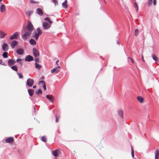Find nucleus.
<instances>
[{
  "label": "nucleus",
  "mask_w": 159,
  "mask_h": 159,
  "mask_svg": "<svg viewBox=\"0 0 159 159\" xmlns=\"http://www.w3.org/2000/svg\"><path fill=\"white\" fill-rule=\"evenodd\" d=\"M33 30V26L30 22L27 23V28L25 31V33L22 35V38L25 40H26L27 38L31 34Z\"/></svg>",
  "instance_id": "nucleus-1"
},
{
  "label": "nucleus",
  "mask_w": 159,
  "mask_h": 159,
  "mask_svg": "<svg viewBox=\"0 0 159 159\" xmlns=\"http://www.w3.org/2000/svg\"><path fill=\"white\" fill-rule=\"evenodd\" d=\"M36 31L37 32L35 31L34 32L35 34L33 36V37L36 40H37L39 36L41 34L42 32L41 29L39 28L37 29Z\"/></svg>",
  "instance_id": "nucleus-2"
},
{
  "label": "nucleus",
  "mask_w": 159,
  "mask_h": 159,
  "mask_svg": "<svg viewBox=\"0 0 159 159\" xmlns=\"http://www.w3.org/2000/svg\"><path fill=\"white\" fill-rule=\"evenodd\" d=\"M34 80L31 79H28L27 80L26 84L29 87H31L34 84Z\"/></svg>",
  "instance_id": "nucleus-3"
},
{
  "label": "nucleus",
  "mask_w": 159,
  "mask_h": 159,
  "mask_svg": "<svg viewBox=\"0 0 159 159\" xmlns=\"http://www.w3.org/2000/svg\"><path fill=\"white\" fill-rule=\"evenodd\" d=\"M14 141V138L13 137H10L7 138L5 140V143H11Z\"/></svg>",
  "instance_id": "nucleus-4"
},
{
  "label": "nucleus",
  "mask_w": 159,
  "mask_h": 159,
  "mask_svg": "<svg viewBox=\"0 0 159 159\" xmlns=\"http://www.w3.org/2000/svg\"><path fill=\"white\" fill-rule=\"evenodd\" d=\"M6 10L5 6L2 4L0 7V11L2 13H5L6 11Z\"/></svg>",
  "instance_id": "nucleus-5"
},
{
  "label": "nucleus",
  "mask_w": 159,
  "mask_h": 159,
  "mask_svg": "<svg viewBox=\"0 0 159 159\" xmlns=\"http://www.w3.org/2000/svg\"><path fill=\"white\" fill-rule=\"evenodd\" d=\"M50 24H48L47 22H43V26L44 29H47L50 28Z\"/></svg>",
  "instance_id": "nucleus-6"
},
{
  "label": "nucleus",
  "mask_w": 159,
  "mask_h": 159,
  "mask_svg": "<svg viewBox=\"0 0 159 159\" xmlns=\"http://www.w3.org/2000/svg\"><path fill=\"white\" fill-rule=\"evenodd\" d=\"M33 52L35 57H38L39 56V52L36 48H34L33 49Z\"/></svg>",
  "instance_id": "nucleus-7"
},
{
  "label": "nucleus",
  "mask_w": 159,
  "mask_h": 159,
  "mask_svg": "<svg viewBox=\"0 0 159 159\" xmlns=\"http://www.w3.org/2000/svg\"><path fill=\"white\" fill-rule=\"evenodd\" d=\"M34 60L33 57L30 55H28L25 57V60L26 61H33Z\"/></svg>",
  "instance_id": "nucleus-8"
},
{
  "label": "nucleus",
  "mask_w": 159,
  "mask_h": 159,
  "mask_svg": "<svg viewBox=\"0 0 159 159\" xmlns=\"http://www.w3.org/2000/svg\"><path fill=\"white\" fill-rule=\"evenodd\" d=\"M18 35V33L17 32H16L13 35L11 36L10 39H17Z\"/></svg>",
  "instance_id": "nucleus-9"
},
{
  "label": "nucleus",
  "mask_w": 159,
  "mask_h": 159,
  "mask_svg": "<svg viewBox=\"0 0 159 159\" xmlns=\"http://www.w3.org/2000/svg\"><path fill=\"white\" fill-rule=\"evenodd\" d=\"M16 61H14V59H11L9 60L8 61V65L9 66L14 65L16 63Z\"/></svg>",
  "instance_id": "nucleus-10"
},
{
  "label": "nucleus",
  "mask_w": 159,
  "mask_h": 159,
  "mask_svg": "<svg viewBox=\"0 0 159 159\" xmlns=\"http://www.w3.org/2000/svg\"><path fill=\"white\" fill-rule=\"evenodd\" d=\"M2 48L3 51H6L8 49V46L7 43H4L2 45Z\"/></svg>",
  "instance_id": "nucleus-11"
},
{
  "label": "nucleus",
  "mask_w": 159,
  "mask_h": 159,
  "mask_svg": "<svg viewBox=\"0 0 159 159\" xmlns=\"http://www.w3.org/2000/svg\"><path fill=\"white\" fill-rule=\"evenodd\" d=\"M46 97L50 102H53L54 99V97L52 95H47Z\"/></svg>",
  "instance_id": "nucleus-12"
},
{
  "label": "nucleus",
  "mask_w": 159,
  "mask_h": 159,
  "mask_svg": "<svg viewBox=\"0 0 159 159\" xmlns=\"http://www.w3.org/2000/svg\"><path fill=\"white\" fill-rule=\"evenodd\" d=\"M36 12L40 16H42L43 15V11L40 8L36 9Z\"/></svg>",
  "instance_id": "nucleus-13"
},
{
  "label": "nucleus",
  "mask_w": 159,
  "mask_h": 159,
  "mask_svg": "<svg viewBox=\"0 0 159 159\" xmlns=\"http://www.w3.org/2000/svg\"><path fill=\"white\" fill-rule=\"evenodd\" d=\"M18 43V42L14 40L12 41L11 43V46L12 48H13Z\"/></svg>",
  "instance_id": "nucleus-14"
},
{
  "label": "nucleus",
  "mask_w": 159,
  "mask_h": 159,
  "mask_svg": "<svg viewBox=\"0 0 159 159\" xmlns=\"http://www.w3.org/2000/svg\"><path fill=\"white\" fill-rule=\"evenodd\" d=\"M16 53L19 55H22L24 53V50L22 48H19L16 50Z\"/></svg>",
  "instance_id": "nucleus-15"
},
{
  "label": "nucleus",
  "mask_w": 159,
  "mask_h": 159,
  "mask_svg": "<svg viewBox=\"0 0 159 159\" xmlns=\"http://www.w3.org/2000/svg\"><path fill=\"white\" fill-rule=\"evenodd\" d=\"M52 154L56 157H58L59 156L58 151L57 150H55L52 151Z\"/></svg>",
  "instance_id": "nucleus-16"
},
{
  "label": "nucleus",
  "mask_w": 159,
  "mask_h": 159,
  "mask_svg": "<svg viewBox=\"0 0 159 159\" xmlns=\"http://www.w3.org/2000/svg\"><path fill=\"white\" fill-rule=\"evenodd\" d=\"M42 84L43 85L44 89L45 91L46 89V87L45 84V82L43 81H40L39 83V84Z\"/></svg>",
  "instance_id": "nucleus-17"
},
{
  "label": "nucleus",
  "mask_w": 159,
  "mask_h": 159,
  "mask_svg": "<svg viewBox=\"0 0 159 159\" xmlns=\"http://www.w3.org/2000/svg\"><path fill=\"white\" fill-rule=\"evenodd\" d=\"M60 71L59 70L58 68H54L51 70V72L52 73H57L59 72Z\"/></svg>",
  "instance_id": "nucleus-18"
},
{
  "label": "nucleus",
  "mask_w": 159,
  "mask_h": 159,
  "mask_svg": "<svg viewBox=\"0 0 159 159\" xmlns=\"http://www.w3.org/2000/svg\"><path fill=\"white\" fill-rule=\"evenodd\" d=\"M0 37L1 38H3L6 35V34L2 30H0Z\"/></svg>",
  "instance_id": "nucleus-19"
},
{
  "label": "nucleus",
  "mask_w": 159,
  "mask_h": 159,
  "mask_svg": "<svg viewBox=\"0 0 159 159\" xmlns=\"http://www.w3.org/2000/svg\"><path fill=\"white\" fill-rule=\"evenodd\" d=\"M67 0H65V1L62 3V6L64 8H66L68 7L67 5Z\"/></svg>",
  "instance_id": "nucleus-20"
},
{
  "label": "nucleus",
  "mask_w": 159,
  "mask_h": 159,
  "mask_svg": "<svg viewBox=\"0 0 159 159\" xmlns=\"http://www.w3.org/2000/svg\"><path fill=\"white\" fill-rule=\"evenodd\" d=\"M28 92L29 95L31 96H32L34 93V91L32 89H30L28 90Z\"/></svg>",
  "instance_id": "nucleus-21"
},
{
  "label": "nucleus",
  "mask_w": 159,
  "mask_h": 159,
  "mask_svg": "<svg viewBox=\"0 0 159 159\" xmlns=\"http://www.w3.org/2000/svg\"><path fill=\"white\" fill-rule=\"evenodd\" d=\"M137 99L141 103H143V98L140 96H139L137 97Z\"/></svg>",
  "instance_id": "nucleus-22"
},
{
  "label": "nucleus",
  "mask_w": 159,
  "mask_h": 159,
  "mask_svg": "<svg viewBox=\"0 0 159 159\" xmlns=\"http://www.w3.org/2000/svg\"><path fill=\"white\" fill-rule=\"evenodd\" d=\"M118 114L122 118L123 117V112L122 110H119L118 111Z\"/></svg>",
  "instance_id": "nucleus-23"
},
{
  "label": "nucleus",
  "mask_w": 159,
  "mask_h": 159,
  "mask_svg": "<svg viewBox=\"0 0 159 159\" xmlns=\"http://www.w3.org/2000/svg\"><path fill=\"white\" fill-rule=\"evenodd\" d=\"M152 58L153 60L156 61H158L159 60L158 58L156 56L155 54H153L152 56Z\"/></svg>",
  "instance_id": "nucleus-24"
},
{
  "label": "nucleus",
  "mask_w": 159,
  "mask_h": 159,
  "mask_svg": "<svg viewBox=\"0 0 159 159\" xmlns=\"http://www.w3.org/2000/svg\"><path fill=\"white\" fill-rule=\"evenodd\" d=\"M33 13V11H27L25 12L26 15L28 16H30Z\"/></svg>",
  "instance_id": "nucleus-25"
},
{
  "label": "nucleus",
  "mask_w": 159,
  "mask_h": 159,
  "mask_svg": "<svg viewBox=\"0 0 159 159\" xmlns=\"http://www.w3.org/2000/svg\"><path fill=\"white\" fill-rule=\"evenodd\" d=\"M30 44L32 45H35L36 44V42L35 41L34 39H31L30 40Z\"/></svg>",
  "instance_id": "nucleus-26"
},
{
  "label": "nucleus",
  "mask_w": 159,
  "mask_h": 159,
  "mask_svg": "<svg viewBox=\"0 0 159 159\" xmlns=\"http://www.w3.org/2000/svg\"><path fill=\"white\" fill-rule=\"evenodd\" d=\"M134 7L136 9V11H138L139 7L138 4L136 2H135L134 3Z\"/></svg>",
  "instance_id": "nucleus-27"
},
{
  "label": "nucleus",
  "mask_w": 159,
  "mask_h": 159,
  "mask_svg": "<svg viewBox=\"0 0 159 159\" xmlns=\"http://www.w3.org/2000/svg\"><path fill=\"white\" fill-rule=\"evenodd\" d=\"M35 67L36 68L38 69H40L42 67L41 65L39 64H38L36 62H35Z\"/></svg>",
  "instance_id": "nucleus-28"
},
{
  "label": "nucleus",
  "mask_w": 159,
  "mask_h": 159,
  "mask_svg": "<svg viewBox=\"0 0 159 159\" xmlns=\"http://www.w3.org/2000/svg\"><path fill=\"white\" fill-rule=\"evenodd\" d=\"M55 117L56 118V122H58L59 121V119L60 118V116L59 115H58L57 114H56L55 115Z\"/></svg>",
  "instance_id": "nucleus-29"
},
{
  "label": "nucleus",
  "mask_w": 159,
  "mask_h": 159,
  "mask_svg": "<svg viewBox=\"0 0 159 159\" xmlns=\"http://www.w3.org/2000/svg\"><path fill=\"white\" fill-rule=\"evenodd\" d=\"M11 68L13 70L16 71H17L18 70L17 67L16 66H11Z\"/></svg>",
  "instance_id": "nucleus-30"
},
{
  "label": "nucleus",
  "mask_w": 159,
  "mask_h": 159,
  "mask_svg": "<svg viewBox=\"0 0 159 159\" xmlns=\"http://www.w3.org/2000/svg\"><path fill=\"white\" fill-rule=\"evenodd\" d=\"M155 157H158V156L159 155V150L158 148L155 151Z\"/></svg>",
  "instance_id": "nucleus-31"
},
{
  "label": "nucleus",
  "mask_w": 159,
  "mask_h": 159,
  "mask_svg": "<svg viewBox=\"0 0 159 159\" xmlns=\"http://www.w3.org/2000/svg\"><path fill=\"white\" fill-rule=\"evenodd\" d=\"M41 140L44 142H46L47 141L46 137L45 136H43L42 137Z\"/></svg>",
  "instance_id": "nucleus-32"
},
{
  "label": "nucleus",
  "mask_w": 159,
  "mask_h": 159,
  "mask_svg": "<svg viewBox=\"0 0 159 159\" xmlns=\"http://www.w3.org/2000/svg\"><path fill=\"white\" fill-rule=\"evenodd\" d=\"M7 54L8 53L7 52H5L3 53L2 56L4 57L7 58L8 57Z\"/></svg>",
  "instance_id": "nucleus-33"
},
{
  "label": "nucleus",
  "mask_w": 159,
  "mask_h": 159,
  "mask_svg": "<svg viewBox=\"0 0 159 159\" xmlns=\"http://www.w3.org/2000/svg\"><path fill=\"white\" fill-rule=\"evenodd\" d=\"M139 30L138 29H136L135 30L134 35L135 36H137L139 34Z\"/></svg>",
  "instance_id": "nucleus-34"
},
{
  "label": "nucleus",
  "mask_w": 159,
  "mask_h": 159,
  "mask_svg": "<svg viewBox=\"0 0 159 159\" xmlns=\"http://www.w3.org/2000/svg\"><path fill=\"white\" fill-rule=\"evenodd\" d=\"M44 20H47L49 22L50 24H51L52 23V22L50 20V18L49 17H47L44 19Z\"/></svg>",
  "instance_id": "nucleus-35"
},
{
  "label": "nucleus",
  "mask_w": 159,
  "mask_h": 159,
  "mask_svg": "<svg viewBox=\"0 0 159 159\" xmlns=\"http://www.w3.org/2000/svg\"><path fill=\"white\" fill-rule=\"evenodd\" d=\"M131 155H132V157H134V151L133 149L132 146H131Z\"/></svg>",
  "instance_id": "nucleus-36"
},
{
  "label": "nucleus",
  "mask_w": 159,
  "mask_h": 159,
  "mask_svg": "<svg viewBox=\"0 0 159 159\" xmlns=\"http://www.w3.org/2000/svg\"><path fill=\"white\" fill-rule=\"evenodd\" d=\"M36 94L38 95L39 94H42V91L41 89H39L38 91L36 93Z\"/></svg>",
  "instance_id": "nucleus-37"
},
{
  "label": "nucleus",
  "mask_w": 159,
  "mask_h": 159,
  "mask_svg": "<svg viewBox=\"0 0 159 159\" xmlns=\"http://www.w3.org/2000/svg\"><path fill=\"white\" fill-rule=\"evenodd\" d=\"M30 3H31V4H35V3H39L38 2H36L34 0H30Z\"/></svg>",
  "instance_id": "nucleus-38"
},
{
  "label": "nucleus",
  "mask_w": 159,
  "mask_h": 159,
  "mask_svg": "<svg viewBox=\"0 0 159 159\" xmlns=\"http://www.w3.org/2000/svg\"><path fill=\"white\" fill-rule=\"evenodd\" d=\"M17 74L20 79L22 78L23 77V76L21 73H17Z\"/></svg>",
  "instance_id": "nucleus-39"
},
{
  "label": "nucleus",
  "mask_w": 159,
  "mask_h": 159,
  "mask_svg": "<svg viewBox=\"0 0 159 159\" xmlns=\"http://www.w3.org/2000/svg\"><path fill=\"white\" fill-rule=\"evenodd\" d=\"M52 2L54 3L55 5H58V2L57 0H52Z\"/></svg>",
  "instance_id": "nucleus-40"
},
{
  "label": "nucleus",
  "mask_w": 159,
  "mask_h": 159,
  "mask_svg": "<svg viewBox=\"0 0 159 159\" xmlns=\"http://www.w3.org/2000/svg\"><path fill=\"white\" fill-rule=\"evenodd\" d=\"M152 1L151 0H148V6H150L151 5H152Z\"/></svg>",
  "instance_id": "nucleus-41"
},
{
  "label": "nucleus",
  "mask_w": 159,
  "mask_h": 159,
  "mask_svg": "<svg viewBox=\"0 0 159 159\" xmlns=\"http://www.w3.org/2000/svg\"><path fill=\"white\" fill-rule=\"evenodd\" d=\"M34 61H35V62H39V59L38 58H35L34 59Z\"/></svg>",
  "instance_id": "nucleus-42"
},
{
  "label": "nucleus",
  "mask_w": 159,
  "mask_h": 159,
  "mask_svg": "<svg viewBox=\"0 0 159 159\" xmlns=\"http://www.w3.org/2000/svg\"><path fill=\"white\" fill-rule=\"evenodd\" d=\"M128 59H130L131 60V62H132V63L133 64L134 63V61L132 58H131V57H128Z\"/></svg>",
  "instance_id": "nucleus-43"
},
{
  "label": "nucleus",
  "mask_w": 159,
  "mask_h": 159,
  "mask_svg": "<svg viewBox=\"0 0 159 159\" xmlns=\"http://www.w3.org/2000/svg\"><path fill=\"white\" fill-rule=\"evenodd\" d=\"M153 3V4L154 5H156V0H154Z\"/></svg>",
  "instance_id": "nucleus-44"
},
{
  "label": "nucleus",
  "mask_w": 159,
  "mask_h": 159,
  "mask_svg": "<svg viewBox=\"0 0 159 159\" xmlns=\"http://www.w3.org/2000/svg\"><path fill=\"white\" fill-rule=\"evenodd\" d=\"M21 59H17L16 60V62H19V61H21Z\"/></svg>",
  "instance_id": "nucleus-45"
},
{
  "label": "nucleus",
  "mask_w": 159,
  "mask_h": 159,
  "mask_svg": "<svg viewBox=\"0 0 159 159\" xmlns=\"http://www.w3.org/2000/svg\"><path fill=\"white\" fill-rule=\"evenodd\" d=\"M2 61L1 59H0V64H1L2 63Z\"/></svg>",
  "instance_id": "nucleus-46"
},
{
  "label": "nucleus",
  "mask_w": 159,
  "mask_h": 159,
  "mask_svg": "<svg viewBox=\"0 0 159 159\" xmlns=\"http://www.w3.org/2000/svg\"><path fill=\"white\" fill-rule=\"evenodd\" d=\"M56 68H58V69L59 70V69L61 68V67L60 66H58Z\"/></svg>",
  "instance_id": "nucleus-47"
},
{
  "label": "nucleus",
  "mask_w": 159,
  "mask_h": 159,
  "mask_svg": "<svg viewBox=\"0 0 159 159\" xmlns=\"http://www.w3.org/2000/svg\"><path fill=\"white\" fill-rule=\"evenodd\" d=\"M33 88L34 89H35L36 88V85H34V86H33Z\"/></svg>",
  "instance_id": "nucleus-48"
},
{
  "label": "nucleus",
  "mask_w": 159,
  "mask_h": 159,
  "mask_svg": "<svg viewBox=\"0 0 159 159\" xmlns=\"http://www.w3.org/2000/svg\"><path fill=\"white\" fill-rule=\"evenodd\" d=\"M142 60H143V61H144V58H143V56H142Z\"/></svg>",
  "instance_id": "nucleus-49"
},
{
  "label": "nucleus",
  "mask_w": 159,
  "mask_h": 159,
  "mask_svg": "<svg viewBox=\"0 0 159 159\" xmlns=\"http://www.w3.org/2000/svg\"><path fill=\"white\" fill-rule=\"evenodd\" d=\"M59 62V60H57L56 61V63L57 64H58L57 63Z\"/></svg>",
  "instance_id": "nucleus-50"
},
{
  "label": "nucleus",
  "mask_w": 159,
  "mask_h": 159,
  "mask_svg": "<svg viewBox=\"0 0 159 159\" xmlns=\"http://www.w3.org/2000/svg\"><path fill=\"white\" fill-rule=\"evenodd\" d=\"M158 157H155V159H158Z\"/></svg>",
  "instance_id": "nucleus-51"
},
{
  "label": "nucleus",
  "mask_w": 159,
  "mask_h": 159,
  "mask_svg": "<svg viewBox=\"0 0 159 159\" xmlns=\"http://www.w3.org/2000/svg\"><path fill=\"white\" fill-rule=\"evenodd\" d=\"M20 63L21 64V65H22V63L21 62H20Z\"/></svg>",
  "instance_id": "nucleus-52"
},
{
  "label": "nucleus",
  "mask_w": 159,
  "mask_h": 159,
  "mask_svg": "<svg viewBox=\"0 0 159 159\" xmlns=\"http://www.w3.org/2000/svg\"><path fill=\"white\" fill-rule=\"evenodd\" d=\"M104 2H105V3H106V1H105V0H104Z\"/></svg>",
  "instance_id": "nucleus-53"
},
{
  "label": "nucleus",
  "mask_w": 159,
  "mask_h": 159,
  "mask_svg": "<svg viewBox=\"0 0 159 159\" xmlns=\"http://www.w3.org/2000/svg\"><path fill=\"white\" fill-rule=\"evenodd\" d=\"M3 0H0V1H2Z\"/></svg>",
  "instance_id": "nucleus-54"
},
{
  "label": "nucleus",
  "mask_w": 159,
  "mask_h": 159,
  "mask_svg": "<svg viewBox=\"0 0 159 159\" xmlns=\"http://www.w3.org/2000/svg\"><path fill=\"white\" fill-rule=\"evenodd\" d=\"M77 15H79V14H77Z\"/></svg>",
  "instance_id": "nucleus-55"
},
{
  "label": "nucleus",
  "mask_w": 159,
  "mask_h": 159,
  "mask_svg": "<svg viewBox=\"0 0 159 159\" xmlns=\"http://www.w3.org/2000/svg\"><path fill=\"white\" fill-rule=\"evenodd\" d=\"M55 159H57V158H56Z\"/></svg>",
  "instance_id": "nucleus-56"
},
{
  "label": "nucleus",
  "mask_w": 159,
  "mask_h": 159,
  "mask_svg": "<svg viewBox=\"0 0 159 159\" xmlns=\"http://www.w3.org/2000/svg\"><path fill=\"white\" fill-rule=\"evenodd\" d=\"M103 1H104V0H103Z\"/></svg>",
  "instance_id": "nucleus-57"
}]
</instances>
